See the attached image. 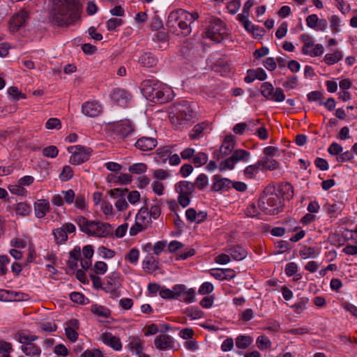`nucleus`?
<instances>
[{"mask_svg": "<svg viewBox=\"0 0 357 357\" xmlns=\"http://www.w3.org/2000/svg\"><path fill=\"white\" fill-rule=\"evenodd\" d=\"M75 206L81 211H84L87 208V201L84 195H78L75 197Z\"/></svg>", "mask_w": 357, "mask_h": 357, "instance_id": "nucleus-54", "label": "nucleus"}, {"mask_svg": "<svg viewBox=\"0 0 357 357\" xmlns=\"http://www.w3.org/2000/svg\"><path fill=\"white\" fill-rule=\"evenodd\" d=\"M195 255V250L191 248H187L183 250L179 251L176 255V260H184Z\"/></svg>", "mask_w": 357, "mask_h": 357, "instance_id": "nucleus-53", "label": "nucleus"}, {"mask_svg": "<svg viewBox=\"0 0 357 357\" xmlns=\"http://www.w3.org/2000/svg\"><path fill=\"white\" fill-rule=\"evenodd\" d=\"M256 345L260 350L264 351L270 349L272 343L267 336L262 335L257 338Z\"/></svg>", "mask_w": 357, "mask_h": 357, "instance_id": "nucleus-43", "label": "nucleus"}, {"mask_svg": "<svg viewBox=\"0 0 357 357\" xmlns=\"http://www.w3.org/2000/svg\"><path fill=\"white\" fill-rule=\"evenodd\" d=\"M13 351L11 343L6 341H0V357H10Z\"/></svg>", "mask_w": 357, "mask_h": 357, "instance_id": "nucleus-48", "label": "nucleus"}, {"mask_svg": "<svg viewBox=\"0 0 357 357\" xmlns=\"http://www.w3.org/2000/svg\"><path fill=\"white\" fill-rule=\"evenodd\" d=\"M195 188L202 190L204 189L208 185V176L204 174H200L195 179Z\"/></svg>", "mask_w": 357, "mask_h": 357, "instance_id": "nucleus-47", "label": "nucleus"}, {"mask_svg": "<svg viewBox=\"0 0 357 357\" xmlns=\"http://www.w3.org/2000/svg\"><path fill=\"white\" fill-rule=\"evenodd\" d=\"M300 40L303 43L302 53L304 55L317 57L324 54V46L321 44L314 43L312 37L309 34H301Z\"/></svg>", "mask_w": 357, "mask_h": 357, "instance_id": "nucleus-9", "label": "nucleus"}, {"mask_svg": "<svg viewBox=\"0 0 357 357\" xmlns=\"http://www.w3.org/2000/svg\"><path fill=\"white\" fill-rule=\"evenodd\" d=\"M326 211L331 217H336L342 211V204L335 202L333 204H327L326 206Z\"/></svg>", "mask_w": 357, "mask_h": 357, "instance_id": "nucleus-41", "label": "nucleus"}, {"mask_svg": "<svg viewBox=\"0 0 357 357\" xmlns=\"http://www.w3.org/2000/svg\"><path fill=\"white\" fill-rule=\"evenodd\" d=\"M100 211L105 215V219L109 220L114 217V208L112 204L108 201L103 200L100 204Z\"/></svg>", "mask_w": 357, "mask_h": 357, "instance_id": "nucleus-42", "label": "nucleus"}, {"mask_svg": "<svg viewBox=\"0 0 357 357\" xmlns=\"http://www.w3.org/2000/svg\"><path fill=\"white\" fill-rule=\"evenodd\" d=\"M261 93L268 100L281 102L285 99V94L282 89L274 88L273 85L268 82H264L261 86Z\"/></svg>", "mask_w": 357, "mask_h": 357, "instance_id": "nucleus-12", "label": "nucleus"}, {"mask_svg": "<svg viewBox=\"0 0 357 357\" xmlns=\"http://www.w3.org/2000/svg\"><path fill=\"white\" fill-rule=\"evenodd\" d=\"M52 234L54 236L56 243L61 244L67 241L68 235L66 231L62 227L57 228L53 230Z\"/></svg>", "mask_w": 357, "mask_h": 357, "instance_id": "nucleus-46", "label": "nucleus"}, {"mask_svg": "<svg viewBox=\"0 0 357 357\" xmlns=\"http://www.w3.org/2000/svg\"><path fill=\"white\" fill-rule=\"evenodd\" d=\"M199 15L197 12L189 13L186 10L180 9L172 12L169 15L168 24H170L174 19H180L187 22L189 24L198 19Z\"/></svg>", "mask_w": 357, "mask_h": 357, "instance_id": "nucleus-16", "label": "nucleus"}, {"mask_svg": "<svg viewBox=\"0 0 357 357\" xmlns=\"http://www.w3.org/2000/svg\"><path fill=\"white\" fill-rule=\"evenodd\" d=\"M185 314L191 319H197L202 317L203 312L196 307H191L186 309Z\"/></svg>", "mask_w": 357, "mask_h": 357, "instance_id": "nucleus-57", "label": "nucleus"}, {"mask_svg": "<svg viewBox=\"0 0 357 357\" xmlns=\"http://www.w3.org/2000/svg\"><path fill=\"white\" fill-rule=\"evenodd\" d=\"M174 109L172 115L169 116V119L176 130L188 128L198 119L197 113L188 101L183 100L177 103Z\"/></svg>", "mask_w": 357, "mask_h": 357, "instance_id": "nucleus-2", "label": "nucleus"}, {"mask_svg": "<svg viewBox=\"0 0 357 357\" xmlns=\"http://www.w3.org/2000/svg\"><path fill=\"white\" fill-rule=\"evenodd\" d=\"M342 146L337 142H333L328 148V152L331 155L337 157L342 152Z\"/></svg>", "mask_w": 357, "mask_h": 357, "instance_id": "nucleus-64", "label": "nucleus"}, {"mask_svg": "<svg viewBox=\"0 0 357 357\" xmlns=\"http://www.w3.org/2000/svg\"><path fill=\"white\" fill-rule=\"evenodd\" d=\"M79 229L86 235L96 238H107L113 234L112 226L98 220H90L79 215L75 219Z\"/></svg>", "mask_w": 357, "mask_h": 357, "instance_id": "nucleus-3", "label": "nucleus"}, {"mask_svg": "<svg viewBox=\"0 0 357 357\" xmlns=\"http://www.w3.org/2000/svg\"><path fill=\"white\" fill-rule=\"evenodd\" d=\"M247 32L252 34L255 38L260 40L264 35L265 30L261 26L252 24V23L247 20Z\"/></svg>", "mask_w": 357, "mask_h": 357, "instance_id": "nucleus-37", "label": "nucleus"}, {"mask_svg": "<svg viewBox=\"0 0 357 357\" xmlns=\"http://www.w3.org/2000/svg\"><path fill=\"white\" fill-rule=\"evenodd\" d=\"M211 190L213 192L228 191L231 188L232 181L214 175L212 178Z\"/></svg>", "mask_w": 357, "mask_h": 357, "instance_id": "nucleus-20", "label": "nucleus"}, {"mask_svg": "<svg viewBox=\"0 0 357 357\" xmlns=\"http://www.w3.org/2000/svg\"><path fill=\"white\" fill-rule=\"evenodd\" d=\"M213 70L221 76L227 77L231 73V67L227 62L221 60L214 66Z\"/></svg>", "mask_w": 357, "mask_h": 357, "instance_id": "nucleus-38", "label": "nucleus"}, {"mask_svg": "<svg viewBox=\"0 0 357 357\" xmlns=\"http://www.w3.org/2000/svg\"><path fill=\"white\" fill-rule=\"evenodd\" d=\"M307 303L308 299L306 298H303L298 302L295 303L293 305H291V307L294 309L296 313L301 314L306 309Z\"/></svg>", "mask_w": 357, "mask_h": 357, "instance_id": "nucleus-55", "label": "nucleus"}, {"mask_svg": "<svg viewBox=\"0 0 357 357\" xmlns=\"http://www.w3.org/2000/svg\"><path fill=\"white\" fill-rule=\"evenodd\" d=\"M73 176V171L71 167L66 165L63 167L61 173L59 174V178L62 181H67L70 180Z\"/></svg>", "mask_w": 357, "mask_h": 357, "instance_id": "nucleus-58", "label": "nucleus"}, {"mask_svg": "<svg viewBox=\"0 0 357 357\" xmlns=\"http://www.w3.org/2000/svg\"><path fill=\"white\" fill-rule=\"evenodd\" d=\"M117 133L125 137L134 131V127L129 121H124L119 123L116 127Z\"/></svg>", "mask_w": 357, "mask_h": 357, "instance_id": "nucleus-35", "label": "nucleus"}, {"mask_svg": "<svg viewBox=\"0 0 357 357\" xmlns=\"http://www.w3.org/2000/svg\"><path fill=\"white\" fill-rule=\"evenodd\" d=\"M109 98L114 104L122 107H126L131 101L132 96L125 89L115 88L110 92Z\"/></svg>", "mask_w": 357, "mask_h": 357, "instance_id": "nucleus-14", "label": "nucleus"}, {"mask_svg": "<svg viewBox=\"0 0 357 357\" xmlns=\"http://www.w3.org/2000/svg\"><path fill=\"white\" fill-rule=\"evenodd\" d=\"M235 137L232 135H229L225 137L220 151L224 155H228L230 154L234 149Z\"/></svg>", "mask_w": 357, "mask_h": 357, "instance_id": "nucleus-31", "label": "nucleus"}, {"mask_svg": "<svg viewBox=\"0 0 357 357\" xmlns=\"http://www.w3.org/2000/svg\"><path fill=\"white\" fill-rule=\"evenodd\" d=\"M161 214V208L160 204L159 202H156L155 204H152L149 209V215L151 218V220L158 219Z\"/></svg>", "mask_w": 357, "mask_h": 357, "instance_id": "nucleus-56", "label": "nucleus"}, {"mask_svg": "<svg viewBox=\"0 0 357 357\" xmlns=\"http://www.w3.org/2000/svg\"><path fill=\"white\" fill-rule=\"evenodd\" d=\"M45 128L48 130L61 128V122L57 118H50L45 123Z\"/></svg>", "mask_w": 357, "mask_h": 357, "instance_id": "nucleus-60", "label": "nucleus"}, {"mask_svg": "<svg viewBox=\"0 0 357 357\" xmlns=\"http://www.w3.org/2000/svg\"><path fill=\"white\" fill-rule=\"evenodd\" d=\"M142 265L144 269L154 271L158 268V261L153 255H149L144 259Z\"/></svg>", "mask_w": 357, "mask_h": 357, "instance_id": "nucleus-40", "label": "nucleus"}, {"mask_svg": "<svg viewBox=\"0 0 357 357\" xmlns=\"http://www.w3.org/2000/svg\"><path fill=\"white\" fill-rule=\"evenodd\" d=\"M298 265L295 262H289L286 264L284 272L288 277L294 276V280L298 281L302 278V275L298 273Z\"/></svg>", "mask_w": 357, "mask_h": 357, "instance_id": "nucleus-36", "label": "nucleus"}, {"mask_svg": "<svg viewBox=\"0 0 357 357\" xmlns=\"http://www.w3.org/2000/svg\"><path fill=\"white\" fill-rule=\"evenodd\" d=\"M211 130V123L208 121H203L195 125L189 133L190 139H199L203 137Z\"/></svg>", "mask_w": 357, "mask_h": 357, "instance_id": "nucleus-18", "label": "nucleus"}, {"mask_svg": "<svg viewBox=\"0 0 357 357\" xmlns=\"http://www.w3.org/2000/svg\"><path fill=\"white\" fill-rule=\"evenodd\" d=\"M42 152L45 157L54 158L58 155L59 149L56 146H49L44 148Z\"/></svg>", "mask_w": 357, "mask_h": 357, "instance_id": "nucleus-59", "label": "nucleus"}, {"mask_svg": "<svg viewBox=\"0 0 357 357\" xmlns=\"http://www.w3.org/2000/svg\"><path fill=\"white\" fill-rule=\"evenodd\" d=\"M208 155L204 152H199L192 158V162L196 167H200L206 163Z\"/></svg>", "mask_w": 357, "mask_h": 357, "instance_id": "nucleus-52", "label": "nucleus"}, {"mask_svg": "<svg viewBox=\"0 0 357 357\" xmlns=\"http://www.w3.org/2000/svg\"><path fill=\"white\" fill-rule=\"evenodd\" d=\"M80 18L75 0H54L50 20L59 26H70Z\"/></svg>", "mask_w": 357, "mask_h": 357, "instance_id": "nucleus-1", "label": "nucleus"}, {"mask_svg": "<svg viewBox=\"0 0 357 357\" xmlns=\"http://www.w3.org/2000/svg\"><path fill=\"white\" fill-rule=\"evenodd\" d=\"M127 348L130 352L139 355L144 349V342L137 336L130 337Z\"/></svg>", "mask_w": 357, "mask_h": 357, "instance_id": "nucleus-26", "label": "nucleus"}, {"mask_svg": "<svg viewBox=\"0 0 357 357\" xmlns=\"http://www.w3.org/2000/svg\"><path fill=\"white\" fill-rule=\"evenodd\" d=\"M277 192L282 199L289 200L294 196V190L292 185L289 183H284L279 185Z\"/></svg>", "mask_w": 357, "mask_h": 357, "instance_id": "nucleus-30", "label": "nucleus"}, {"mask_svg": "<svg viewBox=\"0 0 357 357\" xmlns=\"http://www.w3.org/2000/svg\"><path fill=\"white\" fill-rule=\"evenodd\" d=\"M298 84V77L296 75H291L287 77L286 81L282 84V86L287 89H294Z\"/></svg>", "mask_w": 357, "mask_h": 357, "instance_id": "nucleus-62", "label": "nucleus"}, {"mask_svg": "<svg viewBox=\"0 0 357 357\" xmlns=\"http://www.w3.org/2000/svg\"><path fill=\"white\" fill-rule=\"evenodd\" d=\"M68 151L72 155L70 157L69 162L74 165H80L89 159L91 149L82 145L70 146L67 149Z\"/></svg>", "mask_w": 357, "mask_h": 357, "instance_id": "nucleus-11", "label": "nucleus"}, {"mask_svg": "<svg viewBox=\"0 0 357 357\" xmlns=\"http://www.w3.org/2000/svg\"><path fill=\"white\" fill-rule=\"evenodd\" d=\"M174 190L178 195V202L183 207H187L195 191V185L188 181H181L174 185Z\"/></svg>", "mask_w": 357, "mask_h": 357, "instance_id": "nucleus-8", "label": "nucleus"}, {"mask_svg": "<svg viewBox=\"0 0 357 357\" xmlns=\"http://www.w3.org/2000/svg\"><path fill=\"white\" fill-rule=\"evenodd\" d=\"M139 258V251L137 248H133L125 255V260L132 264H137Z\"/></svg>", "mask_w": 357, "mask_h": 357, "instance_id": "nucleus-44", "label": "nucleus"}, {"mask_svg": "<svg viewBox=\"0 0 357 357\" xmlns=\"http://www.w3.org/2000/svg\"><path fill=\"white\" fill-rule=\"evenodd\" d=\"M224 22L218 18L211 17L206 26L204 35L215 43H220L227 35Z\"/></svg>", "mask_w": 357, "mask_h": 357, "instance_id": "nucleus-6", "label": "nucleus"}, {"mask_svg": "<svg viewBox=\"0 0 357 357\" xmlns=\"http://www.w3.org/2000/svg\"><path fill=\"white\" fill-rule=\"evenodd\" d=\"M34 213L37 218H44L50 211V204L47 199H38L33 204Z\"/></svg>", "mask_w": 357, "mask_h": 357, "instance_id": "nucleus-24", "label": "nucleus"}, {"mask_svg": "<svg viewBox=\"0 0 357 357\" xmlns=\"http://www.w3.org/2000/svg\"><path fill=\"white\" fill-rule=\"evenodd\" d=\"M139 63L144 67L152 68L157 65L158 59L151 52H144L139 58Z\"/></svg>", "mask_w": 357, "mask_h": 357, "instance_id": "nucleus-29", "label": "nucleus"}, {"mask_svg": "<svg viewBox=\"0 0 357 357\" xmlns=\"http://www.w3.org/2000/svg\"><path fill=\"white\" fill-rule=\"evenodd\" d=\"M114 206L118 211L124 212L128 209L129 205L126 198L124 196H120L116 198L114 202Z\"/></svg>", "mask_w": 357, "mask_h": 357, "instance_id": "nucleus-50", "label": "nucleus"}, {"mask_svg": "<svg viewBox=\"0 0 357 357\" xmlns=\"http://www.w3.org/2000/svg\"><path fill=\"white\" fill-rule=\"evenodd\" d=\"M229 251L232 258L235 260H241L245 257V251L241 247L233 246L229 249Z\"/></svg>", "mask_w": 357, "mask_h": 357, "instance_id": "nucleus-49", "label": "nucleus"}, {"mask_svg": "<svg viewBox=\"0 0 357 357\" xmlns=\"http://www.w3.org/2000/svg\"><path fill=\"white\" fill-rule=\"evenodd\" d=\"M175 299L186 303H192L195 301V290L192 288L187 289L184 284H176L174 286Z\"/></svg>", "mask_w": 357, "mask_h": 357, "instance_id": "nucleus-13", "label": "nucleus"}, {"mask_svg": "<svg viewBox=\"0 0 357 357\" xmlns=\"http://www.w3.org/2000/svg\"><path fill=\"white\" fill-rule=\"evenodd\" d=\"M91 311L96 316L104 319L109 318L111 316V311L109 308L98 304H93L91 306Z\"/></svg>", "mask_w": 357, "mask_h": 357, "instance_id": "nucleus-34", "label": "nucleus"}, {"mask_svg": "<svg viewBox=\"0 0 357 357\" xmlns=\"http://www.w3.org/2000/svg\"><path fill=\"white\" fill-rule=\"evenodd\" d=\"M21 350L26 356L29 357H40L42 353L40 346L37 345L34 342L21 345Z\"/></svg>", "mask_w": 357, "mask_h": 357, "instance_id": "nucleus-28", "label": "nucleus"}, {"mask_svg": "<svg viewBox=\"0 0 357 357\" xmlns=\"http://www.w3.org/2000/svg\"><path fill=\"white\" fill-rule=\"evenodd\" d=\"M152 220L149 215V208L142 207L135 215V224L130 228L129 234L131 236L137 235L139 232L146 230L151 226Z\"/></svg>", "mask_w": 357, "mask_h": 357, "instance_id": "nucleus-7", "label": "nucleus"}, {"mask_svg": "<svg viewBox=\"0 0 357 357\" xmlns=\"http://www.w3.org/2000/svg\"><path fill=\"white\" fill-rule=\"evenodd\" d=\"M259 206L267 214L276 215L282 210V200L274 185H268L263 191Z\"/></svg>", "mask_w": 357, "mask_h": 357, "instance_id": "nucleus-5", "label": "nucleus"}, {"mask_svg": "<svg viewBox=\"0 0 357 357\" xmlns=\"http://www.w3.org/2000/svg\"><path fill=\"white\" fill-rule=\"evenodd\" d=\"M100 340L106 345L109 346L115 351H120L122 349V343L119 337L113 335L111 333H103Z\"/></svg>", "mask_w": 357, "mask_h": 357, "instance_id": "nucleus-22", "label": "nucleus"}, {"mask_svg": "<svg viewBox=\"0 0 357 357\" xmlns=\"http://www.w3.org/2000/svg\"><path fill=\"white\" fill-rule=\"evenodd\" d=\"M29 12L26 10H21L19 13L13 16L10 20V27L13 31L24 25L29 18Z\"/></svg>", "mask_w": 357, "mask_h": 357, "instance_id": "nucleus-21", "label": "nucleus"}, {"mask_svg": "<svg viewBox=\"0 0 357 357\" xmlns=\"http://www.w3.org/2000/svg\"><path fill=\"white\" fill-rule=\"evenodd\" d=\"M102 111V105L96 100L87 101L82 105V114L88 117H96L101 114Z\"/></svg>", "mask_w": 357, "mask_h": 357, "instance_id": "nucleus-15", "label": "nucleus"}, {"mask_svg": "<svg viewBox=\"0 0 357 357\" xmlns=\"http://www.w3.org/2000/svg\"><path fill=\"white\" fill-rule=\"evenodd\" d=\"M142 92L146 99L154 102H165L171 99V89L156 79L144 80Z\"/></svg>", "mask_w": 357, "mask_h": 357, "instance_id": "nucleus-4", "label": "nucleus"}, {"mask_svg": "<svg viewBox=\"0 0 357 357\" xmlns=\"http://www.w3.org/2000/svg\"><path fill=\"white\" fill-rule=\"evenodd\" d=\"M14 210L17 215L27 216L31 212V207L27 202H19L14 206Z\"/></svg>", "mask_w": 357, "mask_h": 357, "instance_id": "nucleus-39", "label": "nucleus"}, {"mask_svg": "<svg viewBox=\"0 0 357 357\" xmlns=\"http://www.w3.org/2000/svg\"><path fill=\"white\" fill-rule=\"evenodd\" d=\"M174 21L177 22L183 35L187 36L190 33L191 29L190 27V24L187 22L180 19H174L173 22Z\"/></svg>", "mask_w": 357, "mask_h": 357, "instance_id": "nucleus-61", "label": "nucleus"}, {"mask_svg": "<svg viewBox=\"0 0 357 357\" xmlns=\"http://www.w3.org/2000/svg\"><path fill=\"white\" fill-rule=\"evenodd\" d=\"M64 328L67 338L72 342H75L78 338L79 321L76 319H70L65 323Z\"/></svg>", "mask_w": 357, "mask_h": 357, "instance_id": "nucleus-19", "label": "nucleus"}, {"mask_svg": "<svg viewBox=\"0 0 357 357\" xmlns=\"http://www.w3.org/2000/svg\"><path fill=\"white\" fill-rule=\"evenodd\" d=\"M122 277L120 273L113 272L106 278L103 284L102 289L110 295L111 298H116L120 296Z\"/></svg>", "mask_w": 357, "mask_h": 357, "instance_id": "nucleus-10", "label": "nucleus"}, {"mask_svg": "<svg viewBox=\"0 0 357 357\" xmlns=\"http://www.w3.org/2000/svg\"><path fill=\"white\" fill-rule=\"evenodd\" d=\"M209 273L211 276L219 280H227L233 276V271L229 268H212Z\"/></svg>", "mask_w": 357, "mask_h": 357, "instance_id": "nucleus-32", "label": "nucleus"}, {"mask_svg": "<svg viewBox=\"0 0 357 357\" xmlns=\"http://www.w3.org/2000/svg\"><path fill=\"white\" fill-rule=\"evenodd\" d=\"M343 58L342 52L339 50H335L333 53H328L324 57V62L328 66H332Z\"/></svg>", "mask_w": 357, "mask_h": 357, "instance_id": "nucleus-33", "label": "nucleus"}, {"mask_svg": "<svg viewBox=\"0 0 357 357\" xmlns=\"http://www.w3.org/2000/svg\"><path fill=\"white\" fill-rule=\"evenodd\" d=\"M8 188L9 191L14 195L24 197L27 195V190L19 183H17V184L10 185Z\"/></svg>", "mask_w": 357, "mask_h": 357, "instance_id": "nucleus-51", "label": "nucleus"}, {"mask_svg": "<svg viewBox=\"0 0 357 357\" xmlns=\"http://www.w3.org/2000/svg\"><path fill=\"white\" fill-rule=\"evenodd\" d=\"M38 328L40 331L54 332L57 329V326L53 322L46 321L40 323Z\"/></svg>", "mask_w": 357, "mask_h": 357, "instance_id": "nucleus-63", "label": "nucleus"}, {"mask_svg": "<svg viewBox=\"0 0 357 357\" xmlns=\"http://www.w3.org/2000/svg\"><path fill=\"white\" fill-rule=\"evenodd\" d=\"M15 337L22 345L33 342L38 339V336L28 330H21L18 331L15 334Z\"/></svg>", "mask_w": 357, "mask_h": 357, "instance_id": "nucleus-25", "label": "nucleus"}, {"mask_svg": "<svg viewBox=\"0 0 357 357\" xmlns=\"http://www.w3.org/2000/svg\"><path fill=\"white\" fill-rule=\"evenodd\" d=\"M158 144L155 137H141L135 143V146L140 151H149L154 149Z\"/></svg>", "mask_w": 357, "mask_h": 357, "instance_id": "nucleus-17", "label": "nucleus"}, {"mask_svg": "<svg viewBox=\"0 0 357 357\" xmlns=\"http://www.w3.org/2000/svg\"><path fill=\"white\" fill-rule=\"evenodd\" d=\"M147 165L144 162H137L129 166L128 171L135 174H142L146 172Z\"/></svg>", "mask_w": 357, "mask_h": 357, "instance_id": "nucleus-45", "label": "nucleus"}, {"mask_svg": "<svg viewBox=\"0 0 357 357\" xmlns=\"http://www.w3.org/2000/svg\"><path fill=\"white\" fill-rule=\"evenodd\" d=\"M267 78V74L261 68L249 69L247 70V83H250L256 79L264 81Z\"/></svg>", "mask_w": 357, "mask_h": 357, "instance_id": "nucleus-27", "label": "nucleus"}, {"mask_svg": "<svg viewBox=\"0 0 357 357\" xmlns=\"http://www.w3.org/2000/svg\"><path fill=\"white\" fill-rule=\"evenodd\" d=\"M155 347L159 350H167L174 346L173 338L167 334L157 335L154 340Z\"/></svg>", "mask_w": 357, "mask_h": 357, "instance_id": "nucleus-23", "label": "nucleus"}]
</instances>
